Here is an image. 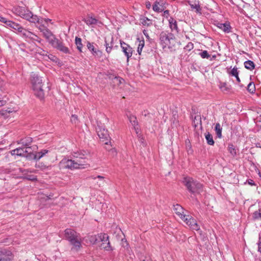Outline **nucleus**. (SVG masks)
Masks as SVG:
<instances>
[{
    "instance_id": "f257e3e1",
    "label": "nucleus",
    "mask_w": 261,
    "mask_h": 261,
    "mask_svg": "<svg viewBox=\"0 0 261 261\" xmlns=\"http://www.w3.org/2000/svg\"><path fill=\"white\" fill-rule=\"evenodd\" d=\"M6 27L16 31L22 37L25 39H29L34 42H37L39 43H41L42 41V40L36 34L25 29L19 24L12 21L9 20Z\"/></svg>"
},
{
    "instance_id": "f03ea898",
    "label": "nucleus",
    "mask_w": 261,
    "mask_h": 261,
    "mask_svg": "<svg viewBox=\"0 0 261 261\" xmlns=\"http://www.w3.org/2000/svg\"><path fill=\"white\" fill-rule=\"evenodd\" d=\"M31 83L35 95L41 99L43 98L44 93L42 89L43 83L41 77L32 72L31 74Z\"/></svg>"
},
{
    "instance_id": "7ed1b4c3",
    "label": "nucleus",
    "mask_w": 261,
    "mask_h": 261,
    "mask_svg": "<svg viewBox=\"0 0 261 261\" xmlns=\"http://www.w3.org/2000/svg\"><path fill=\"white\" fill-rule=\"evenodd\" d=\"M65 237L73 246L72 248L76 250L80 249L82 240L76 231L71 229H66L65 230Z\"/></svg>"
},
{
    "instance_id": "20e7f679",
    "label": "nucleus",
    "mask_w": 261,
    "mask_h": 261,
    "mask_svg": "<svg viewBox=\"0 0 261 261\" xmlns=\"http://www.w3.org/2000/svg\"><path fill=\"white\" fill-rule=\"evenodd\" d=\"M85 162L79 160H71L67 158L63 159L59 163L60 169H68L71 170L84 168Z\"/></svg>"
},
{
    "instance_id": "39448f33",
    "label": "nucleus",
    "mask_w": 261,
    "mask_h": 261,
    "mask_svg": "<svg viewBox=\"0 0 261 261\" xmlns=\"http://www.w3.org/2000/svg\"><path fill=\"white\" fill-rule=\"evenodd\" d=\"M182 182L191 194L198 193L202 190V185L191 177H184Z\"/></svg>"
},
{
    "instance_id": "423d86ee",
    "label": "nucleus",
    "mask_w": 261,
    "mask_h": 261,
    "mask_svg": "<svg viewBox=\"0 0 261 261\" xmlns=\"http://www.w3.org/2000/svg\"><path fill=\"white\" fill-rule=\"evenodd\" d=\"M90 241L93 243H96L97 241H100L102 242L101 247L106 250H112L109 241V236L106 233H100L98 235L97 237L95 236H92Z\"/></svg>"
},
{
    "instance_id": "0eeeda50",
    "label": "nucleus",
    "mask_w": 261,
    "mask_h": 261,
    "mask_svg": "<svg viewBox=\"0 0 261 261\" xmlns=\"http://www.w3.org/2000/svg\"><path fill=\"white\" fill-rule=\"evenodd\" d=\"M160 43L163 48L168 47H171L172 42L175 39L174 35L172 33H169L167 32H162L159 36Z\"/></svg>"
},
{
    "instance_id": "6e6552de",
    "label": "nucleus",
    "mask_w": 261,
    "mask_h": 261,
    "mask_svg": "<svg viewBox=\"0 0 261 261\" xmlns=\"http://www.w3.org/2000/svg\"><path fill=\"white\" fill-rule=\"evenodd\" d=\"M50 44L54 47L65 54L70 53L68 48L64 45L63 43L56 37H54L53 41H50Z\"/></svg>"
},
{
    "instance_id": "1a4fd4ad",
    "label": "nucleus",
    "mask_w": 261,
    "mask_h": 261,
    "mask_svg": "<svg viewBox=\"0 0 261 261\" xmlns=\"http://www.w3.org/2000/svg\"><path fill=\"white\" fill-rule=\"evenodd\" d=\"M37 28L42 33L43 37L50 44V41H53L54 37H56L53 33L43 24L39 25Z\"/></svg>"
},
{
    "instance_id": "9d476101",
    "label": "nucleus",
    "mask_w": 261,
    "mask_h": 261,
    "mask_svg": "<svg viewBox=\"0 0 261 261\" xmlns=\"http://www.w3.org/2000/svg\"><path fill=\"white\" fill-rule=\"evenodd\" d=\"M96 132L99 138L102 141H108L110 139V136L107 130L105 129L102 126H98L96 128Z\"/></svg>"
},
{
    "instance_id": "9b49d317",
    "label": "nucleus",
    "mask_w": 261,
    "mask_h": 261,
    "mask_svg": "<svg viewBox=\"0 0 261 261\" xmlns=\"http://www.w3.org/2000/svg\"><path fill=\"white\" fill-rule=\"evenodd\" d=\"M25 19L32 23H38L39 25L43 23V19L39 18L38 16L33 15L30 11H28L24 18Z\"/></svg>"
},
{
    "instance_id": "f8f14e48",
    "label": "nucleus",
    "mask_w": 261,
    "mask_h": 261,
    "mask_svg": "<svg viewBox=\"0 0 261 261\" xmlns=\"http://www.w3.org/2000/svg\"><path fill=\"white\" fill-rule=\"evenodd\" d=\"M120 45L122 51L127 57L128 61L129 58L132 56L133 48L128 44L122 41H120Z\"/></svg>"
},
{
    "instance_id": "ddd939ff",
    "label": "nucleus",
    "mask_w": 261,
    "mask_h": 261,
    "mask_svg": "<svg viewBox=\"0 0 261 261\" xmlns=\"http://www.w3.org/2000/svg\"><path fill=\"white\" fill-rule=\"evenodd\" d=\"M12 11L14 14L24 19L29 10L25 9L24 7L17 6L14 7L12 9Z\"/></svg>"
},
{
    "instance_id": "4468645a",
    "label": "nucleus",
    "mask_w": 261,
    "mask_h": 261,
    "mask_svg": "<svg viewBox=\"0 0 261 261\" xmlns=\"http://www.w3.org/2000/svg\"><path fill=\"white\" fill-rule=\"evenodd\" d=\"M87 46L88 49L91 52L92 54L97 57H101L102 56V53L99 49L95 48L94 43L88 42Z\"/></svg>"
},
{
    "instance_id": "2eb2a0df",
    "label": "nucleus",
    "mask_w": 261,
    "mask_h": 261,
    "mask_svg": "<svg viewBox=\"0 0 261 261\" xmlns=\"http://www.w3.org/2000/svg\"><path fill=\"white\" fill-rule=\"evenodd\" d=\"M29 150L24 147H18L11 151L12 155H17L20 156H24Z\"/></svg>"
},
{
    "instance_id": "dca6fc26",
    "label": "nucleus",
    "mask_w": 261,
    "mask_h": 261,
    "mask_svg": "<svg viewBox=\"0 0 261 261\" xmlns=\"http://www.w3.org/2000/svg\"><path fill=\"white\" fill-rule=\"evenodd\" d=\"M89 154L85 151H80L76 152H74L73 156L75 158V160H79L81 162H85L84 165L86 163V159L88 156Z\"/></svg>"
},
{
    "instance_id": "f3484780",
    "label": "nucleus",
    "mask_w": 261,
    "mask_h": 261,
    "mask_svg": "<svg viewBox=\"0 0 261 261\" xmlns=\"http://www.w3.org/2000/svg\"><path fill=\"white\" fill-rule=\"evenodd\" d=\"M188 3L192 10H194L197 13H201V8L198 0L189 1Z\"/></svg>"
},
{
    "instance_id": "a211bd4d",
    "label": "nucleus",
    "mask_w": 261,
    "mask_h": 261,
    "mask_svg": "<svg viewBox=\"0 0 261 261\" xmlns=\"http://www.w3.org/2000/svg\"><path fill=\"white\" fill-rule=\"evenodd\" d=\"M33 141V139L31 137H27L21 139L18 142V144H20L22 146L29 150L31 149V147L30 146Z\"/></svg>"
},
{
    "instance_id": "6ab92c4d",
    "label": "nucleus",
    "mask_w": 261,
    "mask_h": 261,
    "mask_svg": "<svg viewBox=\"0 0 261 261\" xmlns=\"http://www.w3.org/2000/svg\"><path fill=\"white\" fill-rule=\"evenodd\" d=\"M169 27L172 32L178 33L179 29L177 25V22L175 19L172 17H170L168 19Z\"/></svg>"
},
{
    "instance_id": "aec40b11",
    "label": "nucleus",
    "mask_w": 261,
    "mask_h": 261,
    "mask_svg": "<svg viewBox=\"0 0 261 261\" xmlns=\"http://www.w3.org/2000/svg\"><path fill=\"white\" fill-rule=\"evenodd\" d=\"M11 259L10 252L0 251V261H11Z\"/></svg>"
},
{
    "instance_id": "412c9836",
    "label": "nucleus",
    "mask_w": 261,
    "mask_h": 261,
    "mask_svg": "<svg viewBox=\"0 0 261 261\" xmlns=\"http://www.w3.org/2000/svg\"><path fill=\"white\" fill-rule=\"evenodd\" d=\"M173 211L175 213L181 218L184 214V208L179 204H176L173 205Z\"/></svg>"
},
{
    "instance_id": "4be33fe9",
    "label": "nucleus",
    "mask_w": 261,
    "mask_h": 261,
    "mask_svg": "<svg viewBox=\"0 0 261 261\" xmlns=\"http://www.w3.org/2000/svg\"><path fill=\"white\" fill-rule=\"evenodd\" d=\"M113 41H114V38L113 37H111V41L110 42H108L107 38H105V46H106V51L107 53L109 54L111 52L112 49L113 47Z\"/></svg>"
},
{
    "instance_id": "5701e85b",
    "label": "nucleus",
    "mask_w": 261,
    "mask_h": 261,
    "mask_svg": "<svg viewBox=\"0 0 261 261\" xmlns=\"http://www.w3.org/2000/svg\"><path fill=\"white\" fill-rule=\"evenodd\" d=\"M128 118L129 120L130 123L132 124V126L134 127V128L136 131V133H138V128L137 127L138 125V121L137 120V118L135 116H134L132 114H130L129 116H128Z\"/></svg>"
},
{
    "instance_id": "b1692460",
    "label": "nucleus",
    "mask_w": 261,
    "mask_h": 261,
    "mask_svg": "<svg viewBox=\"0 0 261 261\" xmlns=\"http://www.w3.org/2000/svg\"><path fill=\"white\" fill-rule=\"evenodd\" d=\"M163 3L161 1H155L152 6V9L155 12H161L163 10Z\"/></svg>"
},
{
    "instance_id": "393cba45",
    "label": "nucleus",
    "mask_w": 261,
    "mask_h": 261,
    "mask_svg": "<svg viewBox=\"0 0 261 261\" xmlns=\"http://www.w3.org/2000/svg\"><path fill=\"white\" fill-rule=\"evenodd\" d=\"M85 22L88 25L96 24L98 21L97 19L92 16H88L84 19Z\"/></svg>"
},
{
    "instance_id": "a878e982",
    "label": "nucleus",
    "mask_w": 261,
    "mask_h": 261,
    "mask_svg": "<svg viewBox=\"0 0 261 261\" xmlns=\"http://www.w3.org/2000/svg\"><path fill=\"white\" fill-rule=\"evenodd\" d=\"M218 27L225 33H228L230 32L231 26L229 23H219Z\"/></svg>"
},
{
    "instance_id": "bb28decb",
    "label": "nucleus",
    "mask_w": 261,
    "mask_h": 261,
    "mask_svg": "<svg viewBox=\"0 0 261 261\" xmlns=\"http://www.w3.org/2000/svg\"><path fill=\"white\" fill-rule=\"evenodd\" d=\"M48 152V150L47 149L42 150L40 151L37 152L35 154H34L33 158L34 160H39L43 156H44Z\"/></svg>"
},
{
    "instance_id": "cd10ccee",
    "label": "nucleus",
    "mask_w": 261,
    "mask_h": 261,
    "mask_svg": "<svg viewBox=\"0 0 261 261\" xmlns=\"http://www.w3.org/2000/svg\"><path fill=\"white\" fill-rule=\"evenodd\" d=\"M187 225L192 229L195 230H199L200 229L199 226L193 218L191 220H190L189 222H187Z\"/></svg>"
},
{
    "instance_id": "c85d7f7f",
    "label": "nucleus",
    "mask_w": 261,
    "mask_h": 261,
    "mask_svg": "<svg viewBox=\"0 0 261 261\" xmlns=\"http://www.w3.org/2000/svg\"><path fill=\"white\" fill-rule=\"evenodd\" d=\"M140 21L141 23L145 26L149 27L152 24V20L145 16H142L140 18Z\"/></svg>"
},
{
    "instance_id": "c756f323",
    "label": "nucleus",
    "mask_w": 261,
    "mask_h": 261,
    "mask_svg": "<svg viewBox=\"0 0 261 261\" xmlns=\"http://www.w3.org/2000/svg\"><path fill=\"white\" fill-rule=\"evenodd\" d=\"M205 138L208 145H213L214 144L215 142L213 136L209 132H207L205 134Z\"/></svg>"
},
{
    "instance_id": "7c9ffc66",
    "label": "nucleus",
    "mask_w": 261,
    "mask_h": 261,
    "mask_svg": "<svg viewBox=\"0 0 261 261\" xmlns=\"http://www.w3.org/2000/svg\"><path fill=\"white\" fill-rule=\"evenodd\" d=\"M245 67L249 70H252L255 68L254 62L251 60H248L244 62Z\"/></svg>"
},
{
    "instance_id": "2f4dec72",
    "label": "nucleus",
    "mask_w": 261,
    "mask_h": 261,
    "mask_svg": "<svg viewBox=\"0 0 261 261\" xmlns=\"http://www.w3.org/2000/svg\"><path fill=\"white\" fill-rule=\"evenodd\" d=\"M222 129L220 123H216L215 127V130L216 131L217 137L219 138H221L222 137Z\"/></svg>"
},
{
    "instance_id": "473e14b6",
    "label": "nucleus",
    "mask_w": 261,
    "mask_h": 261,
    "mask_svg": "<svg viewBox=\"0 0 261 261\" xmlns=\"http://www.w3.org/2000/svg\"><path fill=\"white\" fill-rule=\"evenodd\" d=\"M75 43L76 45L77 49L80 51L82 52V48L83 47V44L82 43V39L81 38L76 37L75 39Z\"/></svg>"
},
{
    "instance_id": "72a5a7b5",
    "label": "nucleus",
    "mask_w": 261,
    "mask_h": 261,
    "mask_svg": "<svg viewBox=\"0 0 261 261\" xmlns=\"http://www.w3.org/2000/svg\"><path fill=\"white\" fill-rule=\"evenodd\" d=\"M228 150L229 152L234 156L237 155V150L235 147L232 144H229L228 146Z\"/></svg>"
},
{
    "instance_id": "f704fd0d",
    "label": "nucleus",
    "mask_w": 261,
    "mask_h": 261,
    "mask_svg": "<svg viewBox=\"0 0 261 261\" xmlns=\"http://www.w3.org/2000/svg\"><path fill=\"white\" fill-rule=\"evenodd\" d=\"M139 41V44L138 46L137 51L139 55H141L142 49L144 46V40H140L139 38L138 39Z\"/></svg>"
},
{
    "instance_id": "c9c22d12",
    "label": "nucleus",
    "mask_w": 261,
    "mask_h": 261,
    "mask_svg": "<svg viewBox=\"0 0 261 261\" xmlns=\"http://www.w3.org/2000/svg\"><path fill=\"white\" fill-rule=\"evenodd\" d=\"M247 90L250 93H253L255 91V87L254 83L250 82L247 86Z\"/></svg>"
},
{
    "instance_id": "e433bc0d",
    "label": "nucleus",
    "mask_w": 261,
    "mask_h": 261,
    "mask_svg": "<svg viewBox=\"0 0 261 261\" xmlns=\"http://www.w3.org/2000/svg\"><path fill=\"white\" fill-rule=\"evenodd\" d=\"M24 173L23 174V175H24V178L25 179H28L29 180H32V181L37 180V177L36 176H35L34 175H27L26 173V172L27 171L24 170Z\"/></svg>"
},
{
    "instance_id": "4c0bfd02",
    "label": "nucleus",
    "mask_w": 261,
    "mask_h": 261,
    "mask_svg": "<svg viewBox=\"0 0 261 261\" xmlns=\"http://www.w3.org/2000/svg\"><path fill=\"white\" fill-rule=\"evenodd\" d=\"M187 224V222H189L190 221V220H191L193 218L191 216H189V215H187L186 214H184V216H182L181 218H180Z\"/></svg>"
},
{
    "instance_id": "58836bf2",
    "label": "nucleus",
    "mask_w": 261,
    "mask_h": 261,
    "mask_svg": "<svg viewBox=\"0 0 261 261\" xmlns=\"http://www.w3.org/2000/svg\"><path fill=\"white\" fill-rule=\"evenodd\" d=\"M35 167H36V168H39L42 170L47 169L49 167L48 166H47L46 165H44L42 163H39L38 164H36Z\"/></svg>"
},
{
    "instance_id": "ea45409f",
    "label": "nucleus",
    "mask_w": 261,
    "mask_h": 261,
    "mask_svg": "<svg viewBox=\"0 0 261 261\" xmlns=\"http://www.w3.org/2000/svg\"><path fill=\"white\" fill-rule=\"evenodd\" d=\"M97 178L99 179V181L97 182L99 187L103 186L105 184L104 177L98 175L97 176Z\"/></svg>"
},
{
    "instance_id": "a19ab883",
    "label": "nucleus",
    "mask_w": 261,
    "mask_h": 261,
    "mask_svg": "<svg viewBox=\"0 0 261 261\" xmlns=\"http://www.w3.org/2000/svg\"><path fill=\"white\" fill-rule=\"evenodd\" d=\"M200 56L202 58L208 59L210 57V55L208 54L206 50H203L199 54Z\"/></svg>"
},
{
    "instance_id": "79ce46f5",
    "label": "nucleus",
    "mask_w": 261,
    "mask_h": 261,
    "mask_svg": "<svg viewBox=\"0 0 261 261\" xmlns=\"http://www.w3.org/2000/svg\"><path fill=\"white\" fill-rule=\"evenodd\" d=\"M219 87L222 91H227L228 90V88L226 87V84L225 83H221Z\"/></svg>"
},
{
    "instance_id": "37998d69",
    "label": "nucleus",
    "mask_w": 261,
    "mask_h": 261,
    "mask_svg": "<svg viewBox=\"0 0 261 261\" xmlns=\"http://www.w3.org/2000/svg\"><path fill=\"white\" fill-rule=\"evenodd\" d=\"M124 82V80L123 79L121 78L119 76L116 77V78L115 79L114 83H116L118 85H119L121 84Z\"/></svg>"
},
{
    "instance_id": "c03bdc74",
    "label": "nucleus",
    "mask_w": 261,
    "mask_h": 261,
    "mask_svg": "<svg viewBox=\"0 0 261 261\" xmlns=\"http://www.w3.org/2000/svg\"><path fill=\"white\" fill-rule=\"evenodd\" d=\"M230 74L233 76H237V74H239L238 68L236 67H233L230 72Z\"/></svg>"
},
{
    "instance_id": "a18cd8bd",
    "label": "nucleus",
    "mask_w": 261,
    "mask_h": 261,
    "mask_svg": "<svg viewBox=\"0 0 261 261\" xmlns=\"http://www.w3.org/2000/svg\"><path fill=\"white\" fill-rule=\"evenodd\" d=\"M106 75H107L108 78H109L110 80H115V79L117 77L116 74H115L112 72H108Z\"/></svg>"
},
{
    "instance_id": "49530a36",
    "label": "nucleus",
    "mask_w": 261,
    "mask_h": 261,
    "mask_svg": "<svg viewBox=\"0 0 261 261\" xmlns=\"http://www.w3.org/2000/svg\"><path fill=\"white\" fill-rule=\"evenodd\" d=\"M71 121L72 123L76 124L77 121V117L75 115H72L71 117Z\"/></svg>"
},
{
    "instance_id": "de8ad7c7",
    "label": "nucleus",
    "mask_w": 261,
    "mask_h": 261,
    "mask_svg": "<svg viewBox=\"0 0 261 261\" xmlns=\"http://www.w3.org/2000/svg\"><path fill=\"white\" fill-rule=\"evenodd\" d=\"M0 21L5 23V25H6L7 24V22H8L9 20H7L6 18L2 16H0Z\"/></svg>"
},
{
    "instance_id": "09e8293b",
    "label": "nucleus",
    "mask_w": 261,
    "mask_h": 261,
    "mask_svg": "<svg viewBox=\"0 0 261 261\" xmlns=\"http://www.w3.org/2000/svg\"><path fill=\"white\" fill-rule=\"evenodd\" d=\"M258 251L261 254V237H259V240L257 242Z\"/></svg>"
},
{
    "instance_id": "8fccbe9b",
    "label": "nucleus",
    "mask_w": 261,
    "mask_h": 261,
    "mask_svg": "<svg viewBox=\"0 0 261 261\" xmlns=\"http://www.w3.org/2000/svg\"><path fill=\"white\" fill-rule=\"evenodd\" d=\"M186 48L189 50H191L193 48V44L191 42H189L186 46Z\"/></svg>"
},
{
    "instance_id": "3c124183",
    "label": "nucleus",
    "mask_w": 261,
    "mask_h": 261,
    "mask_svg": "<svg viewBox=\"0 0 261 261\" xmlns=\"http://www.w3.org/2000/svg\"><path fill=\"white\" fill-rule=\"evenodd\" d=\"M163 17L168 18L169 16V10H165L164 11L163 14Z\"/></svg>"
},
{
    "instance_id": "603ef678",
    "label": "nucleus",
    "mask_w": 261,
    "mask_h": 261,
    "mask_svg": "<svg viewBox=\"0 0 261 261\" xmlns=\"http://www.w3.org/2000/svg\"><path fill=\"white\" fill-rule=\"evenodd\" d=\"M247 182H248V184L251 186H254L255 185V182L254 181L252 180V179H248L247 180Z\"/></svg>"
},
{
    "instance_id": "864d4df0",
    "label": "nucleus",
    "mask_w": 261,
    "mask_h": 261,
    "mask_svg": "<svg viewBox=\"0 0 261 261\" xmlns=\"http://www.w3.org/2000/svg\"><path fill=\"white\" fill-rule=\"evenodd\" d=\"M146 8L149 9L151 7V4L149 2H146Z\"/></svg>"
},
{
    "instance_id": "5fc2aeb1",
    "label": "nucleus",
    "mask_w": 261,
    "mask_h": 261,
    "mask_svg": "<svg viewBox=\"0 0 261 261\" xmlns=\"http://www.w3.org/2000/svg\"><path fill=\"white\" fill-rule=\"evenodd\" d=\"M234 77H236V80L238 81V82L240 83L241 82V80L239 77V74H237V76H234Z\"/></svg>"
},
{
    "instance_id": "6e6d98bb",
    "label": "nucleus",
    "mask_w": 261,
    "mask_h": 261,
    "mask_svg": "<svg viewBox=\"0 0 261 261\" xmlns=\"http://www.w3.org/2000/svg\"><path fill=\"white\" fill-rule=\"evenodd\" d=\"M143 34H144V35H145V36H146L147 37H149V36H148V34H147V31H146V30H144L143 31Z\"/></svg>"
},
{
    "instance_id": "4d7b16f0",
    "label": "nucleus",
    "mask_w": 261,
    "mask_h": 261,
    "mask_svg": "<svg viewBox=\"0 0 261 261\" xmlns=\"http://www.w3.org/2000/svg\"><path fill=\"white\" fill-rule=\"evenodd\" d=\"M50 21H51V20L48 18L43 19V22L44 21L46 23H47L48 22Z\"/></svg>"
},
{
    "instance_id": "13d9d810",
    "label": "nucleus",
    "mask_w": 261,
    "mask_h": 261,
    "mask_svg": "<svg viewBox=\"0 0 261 261\" xmlns=\"http://www.w3.org/2000/svg\"><path fill=\"white\" fill-rule=\"evenodd\" d=\"M89 178L93 179H96L97 178V176H94L92 175V176H90L89 177Z\"/></svg>"
},
{
    "instance_id": "bf43d9fd",
    "label": "nucleus",
    "mask_w": 261,
    "mask_h": 261,
    "mask_svg": "<svg viewBox=\"0 0 261 261\" xmlns=\"http://www.w3.org/2000/svg\"><path fill=\"white\" fill-rule=\"evenodd\" d=\"M112 152L115 153V154H116V150L115 149H112Z\"/></svg>"
},
{
    "instance_id": "052dcab7",
    "label": "nucleus",
    "mask_w": 261,
    "mask_h": 261,
    "mask_svg": "<svg viewBox=\"0 0 261 261\" xmlns=\"http://www.w3.org/2000/svg\"><path fill=\"white\" fill-rule=\"evenodd\" d=\"M2 150V149L0 148V150Z\"/></svg>"
}]
</instances>
